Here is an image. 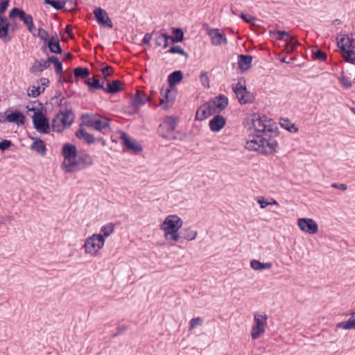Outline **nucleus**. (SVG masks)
<instances>
[{
	"label": "nucleus",
	"mask_w": 355,
	"mask_h": 355,
	"mask_svg": "<svg viewBox=\"0 0 355 355\" xmlns=\"http://www.w3.org/2000/svg\"><path fill=\"white\" fill-rule=\"evenodd\" d=\"M208 35L211 38L212 44L215 46L227 44L225 35L219 32L218 29H211L208 31Z\"/></svg>",
	"instance_id": "obj_16"
},
{
	"label": "nucleus",
	"mask_w": 355,
	"mask_h": 355,
	"mask_svg": "<svg viewBox=\"0 0 355 355\" xmlns=\"http://www.w3.org/2000/svg\"><path fill=\"white\" fill-rule=\"evenodd\" d=\"M226 123L225 119L220 114L214 116L209 123V128L212 132H219Z\"/></svg>",
	"instance_id": "obj_17"
},
{
	"label": "nucleus",
	"mask_w": 355,
	"mask_h": 355,
	"mask_svg": "<svg viewBox=\"0 0 355 355\" xmlns=\"http://www.w3.org/2000/svg\"><path fill=\"white\" fill-rule=\"evenodd\" d=\"M12 145L11 141L9 140H3L0 142V149L1 150H5L8 149Z\"/></svg>",
	"instance_id": "obj_50"
},
{
	"label": "nucleus",
	"mask_w": 355,
	"mask_h": 355,
	"mask_svg": "<svg viewBox=\"0 0 355 355\" xmlns=\"http://www.w3.org/2000/svg\"><path fill=\"white\" fill-rule=\"evenodd\" d=\"M74 116L71 111L66 110L61 111L52 121V129L55 132H62L73 123Z\"/></svg>",
	"instance_id": "obj_7"
},
{
	"label": "nucleus",
	"mask_w": 355,
	"mask_h": 355,
	"mask_svg": "<svg viewBox=\"0 0 355 355\" xmlns=\"http://www.w3.org/2000/svg\"><path fill=\"white\" fill-rule=\"evenodd\" d=\"M232 89L240 104H247L253 102L254 96L247 90L245 85L238 83L233 85Z\"/></svg>",
	"instance_id": "obj_11"
},
{
	"label": "nucleus",
	"mask_w": 355,
	"mask_h": 355,
	"mask_svg": "<svg viewBox=\"0 0 355 355\" xmlns=\"http://www.w3.org/2000/svg\"><path fill=\"white\" fill-rule=\"evenodd\" d=\"M48 63H53L54 65L55 71L58 74L62 73V65L61 62L56 57H49L48 59Z\"/></svg>",
	"instance_id": "obj_38"
},
{
	"label": "nucleus",
	"mask_w": 355,
	"mask_h": 355,
	"mask_svg": "<svg viewBox=\"0 0 355 355\" xmlns=\"http://www.w3.org/2000/svg\"><path fill=\"white\" fill-rule=\"evenodd\" d=\"M297 224L302 231L310 234H315L318 230L317 223L311 218H299Z\"/></svg>",
	"instance_id": "obj_13"
},
{
	"label": "nucleus",
	"mask_w": 355,
	"mask_h": 355,
	"mask_svg": "<svg viewBox=\"0 0 355 355\" xmlns=\"http://www.w3.org/2000/svg\"><path fill=\"white\" fill-rule=\"evenodd\" d=\"M8 23L6 19L0 17V39L5 42L10 41V37L8 36Z\"/></svg>",
	"instance_id": "obj_25"
},
{
	"label": "nucleus",
	"mask_w": 355,
	"mask_h": 355,
	"mask_svg": "<svg viewBox=\"0 0 355 355\" xmlns=\"http://www.w3.org/2000/svg\"><path fill=\"white\" fill-rule=\"evenodd\" d=\"M285 41L286 42V50L288 53L293 51L296 46L300 44L298 41L295 40L293 37L292 39Z\"/></svg>",
	"instance_id": "obj_40"
},
{
	"label": "nucleus",
	"mask_w": 355,
	"mask_h": 355,
	"mask_svg": "<svg viewBox=\"0 0 355 355\" xmlns=\"http://www.w3.org/2000/svg\"><path fill=\"white\" fill-rule=\"evenodd\" d=\"M122 89L121 83L119 80H114L107 83V87L103 90L107 93H116Z\"/></svg>",
	"instance_id": "obj_32"
},
{
	"label": "nucleus",
	"mask_w": 355,
	"mask_h": 355,
	"mask_svg": "<svg viewBox=\"0 0 355 355\" xmlns=\"http://www.w3.org/2000/svg\"><path fill=\"white\" fill-rule=\"evenodd\" d=\"M168 53H172V54L179 53V54H181L183 55H187V53L180 46H175L171 47L168 50Z\"/></svg>",
	"instance_id": "obj_46"
},
{
	"label": "nucleus",
	"mask_w": 355,
	"mask_h": 355,
	"mask_svg": "<svg viewBox=\"0 0 355 355\" xmlns=\"http://www.w3.org/2000/svg\"><path fill=\"white\" fill-rule=\"evenodd\" d=\"M252 125L257 134L251 136L246 141V149L263 155L275 152L278 146L276 139L279 135L277 123L268 119L266 116L254 115L252 118Z\"/></svg>",
	"instance_id": "obj_1"
},
{
	"label": "nucleus",
	"mask_w": 355,
	"mask_h": 355,
	"mask_svg": "<svg viewBox=\"0 0 355 355\" xmlns=\"http://www.w3.org/2000/svg\"><path fill=\"white\" fill-rule=\"evenodd\" d=\"M176 90L173 88L167 87H162L161 89L159 104L164 110L171 108L175 100Z\"/></svg>",
	"instance_id": "obj_10"
},
{
	"label": "nucleus",
	"mask_w": 355,
	"mask_h": 355,
	"mask_svg": "<svg viewBox=\"0 0 355 355\" xmlns=\"http://www.w3.org/2000/svg\"><path fill=\"white\" fill-rule=\"evenodd\" d=\"M252 57L249 55H239L238 64L242 71H245L251 67Z\"/></svg>",
	"instance_id": "obj_21"
},
{
	"label": "nucleus",
	"mask_w": 355,
	"mask_h": 355,
	"mask_svg": "<svg viewBox=\"0 0 355 355\" xmlns=\"http://www.w3.org/2000/svg\"><path fill=\"white\" fill-rule=\"evenodd\" d=\"M48 46L50 51L54 53H61V47L60 45V42L58 39L51 38L48 42Z\"/></svg>",
	"instance_id": "obj_34"
},
{
	"label": "nucleus",
	"mask_w": 355,
	"mask_h": 355,
	"mask_svg": "<svg viewBox=\"0 0 355 355\" xmlns=\"http://www.w3.org/2000/svg\"><path fill=\"white\" fill-rule=\"evenodd\" d=\"M331 187L335 189H338L342 191H345L347 189V187L345 184H338V183H333Z\"/></svg>",
	"instance_id": "obj_53"
},
{
	"label": "nucleus",
	"mask_w": 355,
	"mask_h": 355,
	"mask_svg": "<svg viewBox=\"0 0 355 355\" xmlns=\"http://www.w3.org/2000/svg\"><path fill=\"white\" fill-rule=\"evenodd\" d=\"M201 85L207 88L209 87L208 77L205 73H201Z\"/></svg>",
	"instance_id": "obj_52"
},
{
	"label": "nucleus",
	"mask_w": 355,
	"mask_h": 355,
	"mask_svg": "<svg viewBox=\"0 0 355 355\" xmlns=\"http://www.w3.org/2000/svg\"><path fill=\"white\" fill-rule=\"evenodd\" d=\"M24 115L19 111H15L11 113H8L6 116V120L8 122L15 123L18 125H24Z\"/></svg>",
	"instance_id": "obj_19"
},
{
	"label": "nucleus",
	"mask_w": 355,
	"mask_h": 355,
	"mask_svg": "<svg viewBox=\"0 0 355 355\" xmlns=\"http://www.w3.org/2000/svg\"><path fill=\"white\" fill-rule=\"evenodd\" d=\"M280 125L282 128L290 132H296L298 130V128L295 125V124L291 123L288 119H282Z\"/></svg>",
	"instance_id": "obj_36"
},
{
	"label": "nucleus",
	"mask_w": 355,
	"mask_h": 355,
	"mask_svg": "<svg viewBox=\"0 0 355 355\" xmlns=\"http://www.w3.org/2000/svg\"><path fill=\"white\" fill-rule=\"evenodd\" d=\"M228 98L225 95H219L214 98L212 101L205 103L203 107L205 109L202 110V114L205 117L212 114L219 113L228 105Z\"/></svg>",
	"instance_id": "obj_6"
},
{
	"label": "nucleus",
	"mask_w": 355,
	"mask_h": 355,
	"mask_svg": "<svg viewBox=\"0 0 355 355\" xmlns=\"http://www.w3.org/2000/svg\"><path fill=\"white\" fill-rule=\"evenodd\" d=\"M27 113L33 119V126L40 133L46 134L50 132L49 120L42 112V105L38 103L37 106L29 104L26 106Z\"/></svg>",
	"instance_id": "obj_3"
},
{
	"label": "nucleus",
	"mask_w": 355,
	"mask_h": 355,
	"mask_svg": "<svg viewBox=\"0 0 355 355\" xmlns=\"http://www.w3.org/2000/svg\"><path fill=\"white\" fill-rule=\"evenodd\" d=\"M267 320L268 316L266 313H254V323L251 330L252 339L259 338L265 332Z\"/></svg>",
	"instance_id": "obj_9"
},
{
	"label": "nucleus",
	"mask_w": 355,
	"mask_h": 355,
	"mask_svg": "<svg viewBox=\"0 0 355 355\" xmlns=\"http://www.w3.org/2000/svg\"><path fill=\"white\" fill-rule=\"evenodd\" d=\"M76 136L79 139H84L88 144H92L94 142V137L92 135L88 133L83 129L78 130L76 133Z\"/></svg>",
	"instance_id": "obj_33"
},
{
	"label": "nucleus",
	"mask_w": 355,
	"mask_h": 355,
	"mask_svg": "<svg viewBox=\"0 0 355 355\" xmlns=\"http://www.w3.org/2000/svg\"><path fill=\"white\" fill-rule=\"evenodd\" d=\"M340 83L347 88L352 86L350 80L347 77H342L340 79Z\"/></svg>",
	"instance_id": "obj_54"
},
{
	"label": "nucleus",
	"mask_w": 355,
	"mask_h": 355,
	"mask_svg": "<svg viewBox=\"0 0 355 355\" xmlns=\"http://www.w3.org/2000/svg\"><path fill=\"white\" fill-rule=\"evenodd\" d=\"M250 266L254 270L270 269L272 267L270 262L261 263L258 260L253 259L250 261Z\"/></svg>",
	"instance_id": "obj_30"
},
{
	"label": "nucleus",
	"mask_w": 355,
	"mask_h": 355,
	"mask_svg": "<svg viewBox=\"0 0 355 355\" xmlns=\"http://www.w3.org/2000/svg\"><path fill=\"white\" fill-rule=\"evenodd\" d=\"M94 15L96 21L103 26H106L110 28L113 27V24L108 17L107 13L101 8H96L94 10Z\"/></svg>",
	"instance_id": "obj_14"
},
{
	"label": "nucleus",
	"mask_w": 355,
	"mask_h": 355,
	"mask_svg": "<svg viewBox=\"0 0 355 355\" xmlns=\"http://www.w3.org/2000/svg\"><path fill=\"white\" fill-rule=\"evenodd\" d=\"M102 73L105 78L110 76L113 73V69L112 67L107 66L101 69Z\"/></svg>",
	"instance_id": "obj_49"
},
{
	"label": "nucleus",
	"mask_w": 355,
	"mask_h": 355,
	"mask_svg": "<svg viewBox=\"0 0 355 355\" xmlns=\"http://www.w3.org/2000/svg\"><path fill=\"white\" fill-rule=\"evenodd\" d=\"M82 119L85 125L98 131L110 126V119L98 114H83Z\"/></svg>",
	"instance_id": "obj_8"
},
{
	"label": "nucleus",
	"mask_w": 355,
	"mask_h": 355,
	"mask_svg": "<svg viewBox=\"0 0 355 355\" xmlns=\"http://www.w3.org/2000/svg\"><path fill=\"white\" fill-rule=\"evenodd\" d=\"M338 46L340 51H345L347 49H355V41L346 35H340L337 37Z\"/></svg>",
	"instance_id": "obj_18"
},
{
	"label": "nucleus",
	"mask_w": 355,
	"mask_h": 355,
	"mask_svg": "<svg viewBox=\"0 0 355 355\" xmlns=\"http://www.w3.org/2000/svg\"><path fill=\"white\" fill-rule=\"evenodd\" d=\"M31 148L40 155L43 156L46 154V146L44 141L41 139H37L33 142Z\"/></svg>",
	"instance_id": "obj_26"
},
{
	"label": "nucleus",
	"mask_w": 355,
	"mask_h": 355,
	"mask_svg": "<svg viewBox=\"0 0 355 355\" xmlns=\"http://www.w3.org/2000/svg\"><path fill=\"white\" fill-rule=\"evenodd\" d=\"M64 161L62 168L67 173H73L79 171L78 153L77 148L72 144H64L62 148Z\"/></svg>",
	"instance_id": "obj_4"
},
{
	"label": "nucleus",
	"mask_w": 355,
	"mask_h": 355,
	"mask_svg": "<svg viewBox=\"0 0 355 355\" xmlns=\"http://www.w3.org/2000/svg\"><path fill=\"white\" fill-rule=\"evenodd\" d=\"M199 323H200L199 318H196L192 319L191 321V324H190V329H193V328L198 327Z\"/></svg>",
	"instance_id": "obj_56"
},
{
	"label": "nucleus",
	"mask_w": 355,
	"mask_h": 355,
	"mask_svg": "<svg viewBox=\"0 0 355 355\" xmlns=\"http://www.w3.org/2000/svg\"><path fill=\"white\" fill-rule=\"evenodd\" d=\"M196 234L197 233L196 232L191 231L188 235L185 236L184 237L187 240H192L196 236Z\"/></svg>",
	"instance_id": "obj_58"
},
{
	"label": "nucleus",
	"mask_w": 355,
	"mask_h": 355,
	"mask_svg": "<svg viewBox=\"0 0 355 355\" xmlns=\"http://www.w3.org/2000/svg\"><path fill=\"white\" fill-rule=\"evenodd\" d=\"M115 225L113 223H107L103 225L100 230V233H98L104 239L105 243L106 238L109 237L114 232Z\"/></svg>",
	"instance_id": "obj_24"
},
{
	"label": "nucleus",
	"mask_w": 355,
	"mask_h": 355,
	"mask_svg": "<svg viewBox=\"0 0 355 355\" xmlns=\"http://www.w3.org/2000/svg\"><path fill=\"white\" fill-rule=\"evenodd\" d=\"M200 108H198L196 113V119H198V115H199Z\"/></svg>",
	"instance_id": "obj_63"
},
{
	"label": "nucleus",
	"mask_w": 355,
	"mask_h": 355,
	"mask_svg": "<svg viewBox=\"0 0 355 355\" xmlns=\"http://www.w3.org/2000/svg\"><path fill=\"white\" fill-rule=\"evenodd\" d=\"M121 139L123 144L128 150H131L134 152L138 153L141 151L142 148L135 139L130 137L126 133H121Z\"/></svg>",
	"instance_id": "obj_15"
},
{
	"label": "nucleus",
	"mask_w": 355,
	"mask_h": 355,
	"mask_svg": "<svg viewBox=\"0 0 355 355\" xmlns=\"http://www.w3.org/2000/svg\"><path fill=\"white\" fill-rule=\"evenodd\" d=\"M72 58H73V55L70 53L64 54V60H66V61L71 60L72 59Z\"/></svg>",
	"instance_id": "obj_59"
},
{
	"label": "nucleus",
	"mask_w": 355,
	"mask_h": 355,
	"mask_svg": "<svg viewBox=\"0 0 355 355\" xmlns=\"http://www.w3.org/2000/svg\"><path fill=\"white\" fill-rule=\"evenodd\" d=\"M79 170L83 169L93 164L92 157L85 153L80 152L78 153Z\"/></svg>",
	"instance_id": "obj_23"
},
{
	"label": "nucleus",
	"mask_w": 355,
	"mask_h": 355,
	"mask_svg": "<svg viewBox=\"0 0 355 355\" xmlns=\"http://www.w3.org/2000/svg\"><path fill=\"white\" fill-rule=\"evenodd\" d=\"M10 0H0V13L3 12L8 6Z\"/></svg>",
	"instance_id": "obj_51"
},
{
	"label": "nucleus",
	"mask_w": 355,
	"mask_h": 355,
	"mask_svg": "<svg viewBox=\"0 0 355 355\" xmlns=\"http://www.w3.org/2000/svg\"><path fill=\"white\" fill-rule=\"evenodd\" d=\"M240 17L246 23L250 24H254L255 21L257 20L256 17H252L251 15L248 16L243 13H241Z\"/></svg>",
	"instance_id": "obj_48"
},
{
	"label": "nucleus",
	"mask_w": 355,
	"mask_h": 355,
	"mask_svg": "<svg viewBox=\"0 0 355 355\" xmlns=\"http://www.w3.org/2000/svg\"><path fill=\"white\" fill-rule=\"evenodd\" d=\"M182 73L180 71H175L171 73L168 78L169 87L173 88L175 85L180 83L182 79Z\"/></svg>",
	"instance_id": "obj_28"
},
{
	"label": "nucleus",
	"mask_w": 355,
	"mask_h": 355,
	"mask_svg": "<svg viewBox=\"0 0 355 355\" xmlns=\"http://www.w3.org/2000/svg\"><path fill=\"white\" fill-rule=\"evenodd\" d=\"M257 202L260 205L261 209H263L268 206V202H266L263 197L258 198Z\"/></svg>",
	"instance_id": "obj_55"
},
{
	"label": "nucleus",
	"mask_w": 355,
	"mask_h": 355,
	"mask_svg": "<svg viewBox=\"0 0 355 355\" xmlns=\"http://www.w3.org/2000/svg\"><path fill=\"white\" fill-rule=\"evenodd\" d=\"M276 33L278 35L277 37V40H288L292 39L293 36L290 35L289 33L284 31H277Z\"/></svg>",
	"instance_id": "obj_45"
},
{
	"label": "nucleus",
	"mask_w": 355,
	"mask_h": 355,
	"mask_svg": "<svg viewBox=\"0 0 355 355\" xmlns=\"http://www.w3.org/2000/svg\"><path fill=\"white\" fill-rule=\"evenodd\" d=\"M37 37L42 40L46 42L49 40V33L44 29L40 28L37 30Z\"/></svg>",
	"instance_id": "obj_47"
},
{
	"label": "nucleus",
	"mask_w": 355,
	"mask_h": 355,
	"mask_svg": "<svg viewBox=\"0 0 355 355\" xmlns=\"http://www.w3.org/2000/svg\"><path fill=\"white\" fill-rule=\"evenodd\" d=\"M182 225V220L178 215L171 214L165 218L159 227L164 232V239L169 243L173 244L180 239L178 232Z\"/></svg>",
	"instance_id": "obj_2"
},
{
	"label": "nucleus",
	"mask_w": 355,
	"mask_h": 355,
	"mask_svg": "<svg viewBox=\"0 0 355 355\" xmlns=\"http://www.w3.org/2000/svg\"><path fill=\"white\" fill-rule=\"evenodd\" d=\"M10 17H19L26 26L28 31L33 33L35 31V25L33 17L31 15L26 13L24 10L15 8L10 12Z\"/></svg>",
	"instance_id": "obj_12"
},
{
	"label": "nucleus",
	"mask_w": 355,
	"mask_h": 355,
	"mask_svg": "<svg viewBox=\"0 0 355 355\" xmlns=\"http://www.w3.org/2000/svg\"><path fill=\"white\" fill-rule=\"evenodd\" d=\"M71 31V28L69 27V26H67L66 28V31L67 33H68L69 34H70V31Z\"/></svg>",
	"instance_id": "obj_62"
},
{
	"label": "nucleus",
	"mask_w": 355,
	"mask_h": 355,
	"mask_svg": "<svg viewBox=\"0 0 355 355\" xmlns=\"http://www.w3.org/2000/svg\"><path fill=\"white\" fill-rule=\"evenodd\" d=\"M313 57L314 59L320 61H325L327 59V54L320 49L313 51Z\"/></svg>",
	"instance_id": "obj_43"
},
{
	"label": "nucleus",
	"mask_w": 355,
	"mask_h": 355,
	"mask_svg": "<svg viewBox=\"0 0 355 355\" xmlns=\"http://www.w3.org/2000/svg\"><path fill=\"white\" fill-rule=\"evenodd\" d=\"M150 100V98L147 96L143 92H137L132 99V105L136 108H139Z\"/></svg>",
	"instance_id": "obj_20"
},
{
	"label": "nucleus",
	"mask_w": 355,
	"mask_h": 355,
	"mask_svg": "<svg viewBox=\"0 0 355 355\" xmlns=\"http://www.w3.org/2000/svg\"><path fill=\"white\" fill-rule=\"evenodd\" d=\"M104 245V239L102 236L94 233L85 239L83 249L85 255L96 257L100 254Z\"/></svg>",
	"instance_id": "obj_5"
},
{
	"label": "nucleus",
	"mask_w": 355,
	"mask_h": 355,
	"mask_svg": "<svg viewBox=\"0 0 355 355\" xmlns=\"http://www.w3.org/2000/svg\"><path fill=\"white\" fill-rule=\"evenodd\" d=\"M169 40H171L170 35L166 33H161L157 37L155 44L157 46H162L164 49H166L168 46Z\"/></svg>",
	"instance_id": "obj_31"
},
{
	"label": "nucleus",
	"mask_w": 355,
	"mask_h": 355,
	"mask_svg": "<svg viewBox=\"0 0 355 355\" xmlns=\"http://www.w3.org/2000/svg\"><path fill=\"white\" fill-rule=\"evenodd\" d=\"M87 83L89 86L94 88V89H104L103 85L100 84L99 80L96 77H94L92 80L89 79L87 81Z\"/></svg>",
	"instance_id": "obj_44"
},
{
	"label": "nucleus",
	"mask_w": 355,
	"mask_h": 355,
	"mask_svg": "<svg viewBox=\"0 0 355 355\" xmlns=\"http://www.w3.org/2000/svg\"><path fill=\"white\" fill-rule=\"evenodd\" d=\"M40 93H41V90H40V86H34L33 85V86L29 87L27 89V94L29 96H31L33 98H35L37 96H39Z\"/></svg>",
	"instance_id": "obj_42"
},
{
	"label": "nucleus",
	"mask_w": 355,
	"mask_h": 355,
	"mask_svg": "<svg viewBox=\"0 0 355 355\" xmlns=\"http://www.w3.org/2000/svg\"><path fill=\"white\" fill-rule=\"evenodd\" d=\"M177 123L178 119L176 117L167 116L164 119L163 123L160 125V128L171 132L175 130Z\"/></svg>",
	"instance_id": "obj_22"
},
{
	"label": "nucleus",
	"mask_w": 355,
	"mask_h": 355,
	"mask_svg": "<svg viewBox=\"0 0 355 355\" xmlns=\"http://www.w3.org/2000/svg\"><path fill=\"white\" fill-rule=\"evenodd\" d=\"M343 53V57L344 59L349 62V63H354L355 61V51L354 49H347L345 51H341Z\"/></svg>",
	"instance_id": "obj_37"
},
{
	"label": "nucleus",
	"mask_w": 355,
	"mask_h": 355,
	"mask_svg": "<svg viewBox=\"0 0 355 355\" xmlns=\"http://www.w3.org/2000/svg\"><path fill=\"white\" fill-rule=\"evenodd\" d=\"M152 39V35L150 33H147L144 35L142 42L144 44H149Z\"/></svg>",
	"instance_id": "obj_57"
},
{
	"label": "nucleus",
	"mask_w": 355,
	"mask_h": 355,
	"mask_svg": "<svg viewBox=\"0 0 355 355\" xmlns=\"http://www.w3.org/2000/svg\"><path fill=\"white\" fill-rule=\"evenodd\" d=\"M281 61H282V62H284V63H289V62L286 60V58H283L281 60Z\"/></svg>",
	"instance_id": "obj_64"
},
{
	"label": "nucleus",
	"mask_w": 355,
	"mask_h": 355,
	"mask_svg": "<svg viewBox=\"0 0 355 355\" xmlns=\"http://www.w3.org/2000/svg\"><path fill=\"white\" fill-rule=\"evenodd\" d=\"M278 205V203L275 200H272L271 202H268V205Z\"/></svg>",
	"instance_id": "obj_61"
},
{
	"label": "nucleus",
	"mask_w": 355,
	"mask_h": 355,
	"mask_svg": "<svg viewBox=\"0 0 355 355\" xmlns=\"http://www.w3.org/2000/svg\"><path fill=\"white\" fill-rule=\"evenodd\" d=\"M44 3L51 5L53 8L57 10H60L65 6V2L60 0H44Z\"/></svg>",
	"instance_id": "obj_39"
},
{
	"label": "nucleus",
	"mask_w": 355,
	"mask_h": 355,
	"mask_svg": "<svg viewBox=\"0 0 355 355\" xmlns=\"http://www.w3.org/2000/svg\"><path fill=\"white\" fill-rule=\"evenodd\" d=\"M336 327L343 329H355V312L352 313L347 321L338 323Z\"/></svg>",
	"instance_id": "obj_27"
},
{
	"label": "nucleus",
	"mask_w": 355,
	"mask_h": 355,
	"mask_svg": "<svg viewBox=\"0 0 355 355\" xmlns=\"http://www.w3.org/2000/svg\"><path fill=\"white\" fill-rule=\"evenodd\" d=\"M49 67L48 60L45 61H35L30 69L31 73L42 72Z\"/></svg>",
	"instance_id": "obj_29"
},
{
	"label": "nucleus",
	"mask_w": 355,
	"mask_h": 355,
	"mask_svg": "<svg viewBox=\"0 0 355 355\" xmlns=\"http://www.w3.org/2000/svg\"><path fill=\"white\" fill-rule=\"evenodd\" d=\"M41 82H42V84L44 85H46L47 83H49V80L46 78L41 79Z\"/></svg>",
	"instance_id": "obj_60"
},
{
	"label": "nucleus",
	"mask_w": 355,
	"mask_h": 355,
	"mask_svg": "<svg viewBox=\"0 0 355 355\" xmlns=\"http://www.w3.org/2000/svg\"><path fill=\"white\" fill-rule=\"evenodd\" d=\"M74 74L76 77L85 78L89 74V71L87 68L77 67L74 70Z\"/></svg>",
	"instance_id": "obj_41"
},
{
	"label": "nucleus",
	"mask_w": 355,
	"mask_h": 355,
	"mask_svg": "<svg viewBox=\"0 0 355 355\" xmlns=\"http://www.w3.org/2000/svg\"><path fill=\"white\" fill-rule=\"evenodd\" d=\"M173 35L170 36V40L172 42L176 43L182 42L184 39V33L183 31L180 28H173Z\"/></svg>",
	"instance_id": "obj_35"
}]
</instances>
